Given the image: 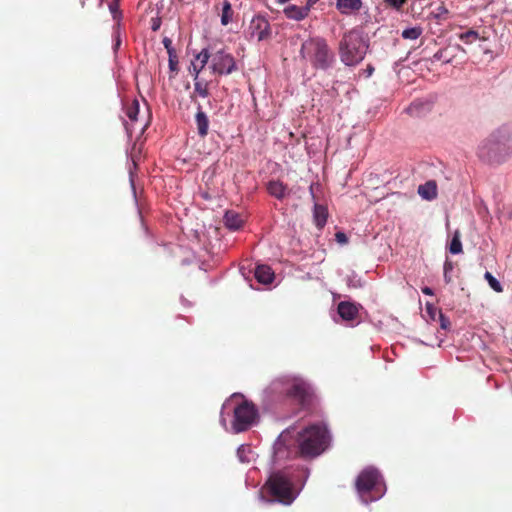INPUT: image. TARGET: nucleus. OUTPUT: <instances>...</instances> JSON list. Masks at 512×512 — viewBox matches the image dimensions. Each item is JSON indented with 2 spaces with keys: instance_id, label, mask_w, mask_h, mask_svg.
Returning a JSON list of instances; mask_svg holds the SVG:
<instances>
[{
  "instance_id": "obj_12",
  "label": "nucleus",
  "mask_w": 512,
  "mask_h": 512,
  "mask_svg": "<svg viewBox=\"0 0 512 512\" xmlns=\"http://www.w3.org/2000/svg\"><path fill=\"white\" fill-rule=\"evenodd\" d=\"M195 124L197 128V133L201 138L207 136L209 131V119L206 113L203 111L202 106L198 104L197 112L195 115Z\"/></svg>"
},
{
  "instance_id": "obj_3",
  "label": "nucleus",
  "mask_w": 512,
  "mask_h": 512,
  "mask_svg": "<svg viewBox=\"0 0 512 512\" xmlns=\"http://www.w3.org/2000/svg\"><path fill=\"white\" fill-rule=\"evenodd\" d=\"M478 157L489 164H500L512 155V128L502 126L481 141Z\"/></svg>"
},
{
  "instance_id": "obj_23",
  "label": "nucleus",
  "mask_w": 512,
  "mask_h": 512,
  "mask_svg": "<svg viewBox=\"0 0 512 512\" xmlns=\"http://www.w3.org/2000/svg\"><path fill=\"white\" fill-rule=\"evenodd\" d=\"M423 29L419 26L411 27L402 31V37L404 39L416 40L421 36Z\"/></svg>"
},
{
  "instance_id": "obj_17",
  "label": "nucleus",
  "mask_w": 512,
  "mask_h": 512,
  "mask_svg": "<svg viewBox=\"0 0 512 512\" xmlns=\"http://www.w3.org/2000/svg\"><path fill=\"white\" fill-rule=\"evenodd\" d=\"M255 278L262 284H270L274 279V272L267 265H258L255 269Z\"/></svg>"
},
{
  "instance_id": "obj_22",
  "label": "nucleus",
  "mask_w": 512,
  "mask_h": 512,
  "mask_svg": "<svg viewBox=\"0 0 512 512\" xmlns=\"http://www.w3.org/2000/svg\"><path fill=\"white\" fill-rule=\"evenodd\" d=\"M209 83L204 80H200L199 77L197 80H194V94L199 95L200 97L206 98L209 96Z\"/></svg>"
},
{
  "instance_id": "obj_18",
  "label": "nucleus",
  "mask_w": 512,
  "mask_h": 512,
  "mask_svg": "<svg viewBox=\"0 0 512 512\" xmlns=\"http://www.w3.org/2000/svg\"><path fill=\"white\" fill-rule=\"evenodd\" d=\"M419 195L426 200H433L437 197V185L433 180L427 181L418 187Z\"/></svg>"
},
{
  "instance_id": "obj_5",
  "label": "nucleus",
  "mask_w": 512,
  "mask_h": 512,
  "mask_svg": "<svg viewBox=\"0 0 512 512\" xmlns=\"http://www.w3.org/2000/svg\"><path fill=\"white\" fill-rule=\"evenodd\" d=\"M300 53L314 69L328 70L336 59L335 54L323 37H311L303 42Z\"/></svg>"
},
{
  "instance_id": "obj_2",
  "label": "nucleus",
  "mask_w": 512,
  "mask_h": 512,
  "mask_svg": "<svg viewBox=\"0 0 512 512\" xmlns=\"http://www.w3.org/2000/svg\"><path fill=\"white\" fill-rule=\"evenodd\" d=\"M265 394L271 401H281L286 398L295 400L301 407L310 405L313 398L312 386L300 377H280L274 379L265 389Z\"/></svg>"
},
{
  "instance_id": "obj_27",
  "label": "nucleus",
  "mask_w": 512,
  "mask_h": 512,
  "mask_svg": "<svg viewBox=\"0 0 512 512\" xmlns=\"http://www.w3.org/2000/svg\"><path fill=\"white\" fill-rule=\"evenodd\" d=\"M139 114V103L133 101L130 106L127 107L126 115L131 121H136Z\"/></svg>"
},
{
  "instance_id": "obj_32",
  "label": "nucleus",
  "mask_w": 512,
  "mask_h": 512,
  "mask_svg": "<svg viewBox=\"0 0 512 512\" xmlns=\"http://www.w3.org/2000/svg\"><path fill=\"white\" fill-rule=\"evenodd\" d=\"M407 0H384V2L396 10H400Z\"/></svg>"
},
{
  "instance_id": "obj_15",
  "label": "nucleus",
  "mask_w": 512,
  "mask_h": 512,
  "mask_svg": "<svg viewBox=\"0 0 512 512\" xmlns=\"http://www.w3.org/2000/svg\"><path fill=\"white\" fill-rule=\"evenodd\" d=\"M244 223L243 217L235 211H227L224 215V224L230 230H238Z\"/></svg>"
},
{
  "instance_id": "obj_29",
  "label": "nucleus",
  "mask_w": 512,
  "mask_h": 512,
  "mask_svg": "<svg viewBox=\"0 0 512 512\" xmlns=\"http://www.w3.org/2000/svg\"><path fill=\"white\" fill-rule=\"evenodd\" d=\"M168 56H169V69H170V71L177 73V71H178V57H177L176 51L168 53Z\"/></svg>"
},
{
  "instance_id": "obj_37",
  "label": "nucleus",
  "mask_w": 512,
  "mask_h": 512,
  "mask_svg": "<svg viewBox=\"0 0 512 512\" xmlns=\"http://www.w3.org/2000/svg\"><path fill=\"white\" fill-rule=\"evenodd\" d=\"M163 45L164 47L166 48L167 50V53H170V52H175V49L173 48L172 46V40L168 37H165L163 39Z\"/></svg>"
},
{
  "instance_id": "obj_39",
  "label": "nucleus",
  "mask_w": 512,
  "mask_h": 512,
  "mask_svg": "<svg viewBox=\"0 0 512 512\" xmlns=\"http://www.w3.org/2000/svg\"><path fill=\"white\" fill-rule=\"evenodd\" d=\"M420 106L419 103H416V102H413L407 109V113H409L410 115H413L414 112L418 109V107Z\"/></svg>"
},
{
  "instance_id": "obj_42",
  "label": "nucleus",
  "mask_w": 512,
  "mask_h": 512,
  "mask_svg": "<svg viewBox=\"0 0 512 512\" xmlns=\"http://www.w3.org/2000/svg\"><path fill=\"white\" fill-rule=\"evenodd\" d=\"M264 34H265V33H264V31H261V32L259 33L258 39H259V40L264 39Z\"/></svg>"
},
{
  "instance_id": "obj_8",
  "label": "nucleus",
  "mask_w": 512,
  "mask_h": 512,
  "mask_svg": "<svg viewBox=\"0 0 512 512\" xmlns=\"http://www.w3.org/2000/svg\"><path fill=\"white\" fill-rule=\"evenodd\" d=\"M258 411L252 402L243 401L234 409L232 428L236 433L246 431L255 422Z\"/></svg>"
},
{
  "instance_id": "obj_35",
  "label": "nucleus",
  "mask_w": 512,
  "mask_h": 512,
  "mask_svg": "<svg viewBox=\"0 0 512 512\" xmlns=\"http://www.w3.org/2000/svg\"><path fill=\"white\" fill-rule=\"evenodd\" d=\"M151 29L153 31H158L161 26V19L159 17H153L150 21Z\"/></svg>"
},
{
  "instance_id": "obj_28",
  "label": "nucleus",
  "mask_w": 512,
  "mask_h": 512,
  "mask_svg": "<svg viewBox=\"0 0 512 512\" xmlns=\"http://www.w3.org/2000/svg\"><path fill=\"white\" fill-rule=\"evenodd\" d=\"M433 59L435 61H443L444 63H450L452 60V56L448 55L447 49H440L433 55Z\"/></svg>"
},
{
  "instance_id": "obj_40",
  "label": "nucleus",
  "mask_w": 512,
  "mask_h": 512,
  "mask_svg": "<svg viewBox=\"0 0 512 512\" xmlns=\"http://www.w3.org/2000/svg\"><path fill=\"white\" fill-rule=\"evenodd\" d=\"M422 293L431 296L433 295V290L430 287L425 286L422 288Z\"/></svg>"
},
{
  "instance_id": "obj_30",
  "label": "nucleus",
  "mask_w": 512,
  "mask_h": 512,
  "mask_svg": "<svg viewBox=\"0 0 512 512\" xmlns=\"http://www.w3.org/2000/svg\"><path fill=\"white\" fill-rule=\"evenodd\" d=\"M453 268H454V266L451 261H446L444 263V280L447 284L452 282L450 273L452 272Z\"/></svg>"
},
{
  "instance_id": "obj_10",
  "label": "nucleus",
  "mask_w": 512,
  "mask_h": 512,
  "mask_svg": "<svg viewBox=\"0 0 512 512\" xmlns=\"http://www.w3.org/2000/svg\"><path fill=\"white\" fill-rule=\"evenodd\" d=\"M210 59V54L207 49H203L196 55L195 61L191 63L189 68L190 73L194 76V80H197L200 72L204 69Z\"/></svg>"
},
{
  "instance_id": "obj_20",
  "label": "nucleus",
  "mask_w": 512,
  "mask_h": 512,
  "mask_svg": "<svg viewBox=\"0 0 512 512\" xmlns=\"http://www.w3.org/2000/svg\"><path fill=\"white\" fill-rule=\"evenodd\" d=\"M234 11L232 9V5L228 0H224L222 3V13H221V24L223 26H227L230 22H232Z\"/></svg>"
},
{
  "instance_id": "obj_7",
  "label": "nucleus",
  "mask_w": 512,
  "mask_h": 512,
  "mask_svg": "<svg viewBox=\"0 0 512 512\" xmlns=\"http://www.w3.org/2000/svg\"><path fill=\"white\" fill-rule=\"evenodd\" d=\"M265 488L274 501L282 504L289 505L295 499L292 483L282 471L272 473L265 484Z\"/></svg>"
},
{
  "instance_id": "obj_45",
  "label": "nucleus",
  "mask_w": 512,
  "mask_h": 512,
  "mask_svg": "<svg viewBox=\"0 0 512 512\" xmlns=\"http://www.w3.org/2000/svg\"><path fill=\"white\" fill-rule=\"evenodd\" d=\"M310 192H311L312 196L314 197V194H313V186H312V185L310 186Z\"/></svg>"
},
{
  "instance_id": "obj_26",
  "label": "nucleus",
  "mask_w": 512,
  "mask_h": 512,
  "mask_svg": "<svg viewBox=\"0 0 512 512\" xmlns=\"http://www.w3.org/2000/svg\"><path fill=\"white\" fill-rule=\"evenodd\" d=\"M459 38L465 44H471L479 38V34L477 31L470 29L464 33H461Z\"/></svg>"
},
{
  "instance_id": "obj_6",
  "label": "nucleus",
  "mask_w": 512,
  "mask_h": 512,
  "mask_svg": "<svg viewBox=\"0 0 512 512\" xmlns=\"http://www.w3.org/2000/svg\"><path fill=\"white\" fill-rule=\"evenodd\" d=\"M383 481L379 471L373 467L363 469L355 481L356 490L364 503L379 499L384 491Z\"/></svg>"
},
{
  "instance_id": "obj_4",
  "label": "nucleus",
  "mask_w": 512,
  "mask_h": 512,
  "mask_svg": "<svg viewBox=\"0 0 512 512\" xmlns=\"http://www.w3.org/2000/svg\"><path fill=\"white\" fill-rule=\"evenodd\" d=\"M368 41L359 28L346 31L338 45V53L342 63L346 66L359 64L367 53Z\"/></svg>"
},
{
  "instance_id": "obj_21",
  "label": "nucleus",
  "mask_w": 512,
  "mask_h": 512,
  "mask_svg": "<svg viewBox=\"0 0 512 512\" xmlns=\"http://www.w3.org/2000/svg\"><path fill=\"white\" fill-rule=\"evenodd\" d=\"M449 251L451 254H459L463 251L461 242V233L456 230L449 244Z\"/></svg>"
},
{
  "instance_id": "obj_24",
  "label": "nucleus",
  "mask_w": 512,
  "mask_h": 512,
  "mask_svg": "<svg viewBox=\"0 0 512 512\" xmlns=\"http://www.w3.org/2000/svg\"><path fill=\"white\" fill-rule=\"evenodd\" d=\"M448 14L449 11L443 3L431 12V15L438 21L446 20L448 18Z\"/></svg>"
},
{
  "instance_id": "obj_34",
  "label": "nucleus",
  "mask_w": 512,
  "mask_h": 512,
  "mask_svg": "<svg viewBox=\"0 0 512 512\" xmlns=\"http://www.w3.org/2000/svg\"><path fill=\"white\" fill-rule=\"evenodd\" d=\"M335 239L339 244H346L348 243V237L344 232H337L335 234Z\"/></svg>"
},
{
  "instance_id": "obj_41",
  "label": "nucleus",
  "mask_w": 512,
  "mask_h": 512,
  "mask_svg": "<svg viewBox=\"0 0 512 512\" xmlns=\"http://www.w3.org/2000/svg\"><path fill=\"white\" fill-rule=\"evenodd\" d=\"M317 1H318V0H307V1H306V5H305V6H306V7H308V8H309V10H310V9H311V7H312L314 4H316V3H317Z\"/></svg>"
},
{
  "instance_id": "obj_11",
  "label": "nucleus",
  "mask_w": 512,
  "mask_h": 512,
  "mask_svg": "<svg viewBox=\"0 0 512 512\" xmlns=\"http://www.w3.org/2000/svg\"><path fill=\"white\" fill-rule=\"evenodd\" d=\"M338 314L345 321H354L359 314L358 307L351 302L342 301L337 307Z\"/></svg>"
},
{
  "instance_id": "obj_1",
  "label": "nucleus",
  "mask_w": 512,
  "mask_h": 512,
  "mask_svg": "<svg viewBox=\"0 0 512 512\" xmlns=\"http://www.w3.org/2000/svg\"><path fill=\"white\" fill-rule=\"evenodd\" d=\"M329 434L325 426L312 424L301 432L294 429L283 431L274 444V455L279 460L291 458H314L325 451Z\"/></svg>"
},
{
  "instance_id": "obj_13",
  "label": "nucleus",
  "mask_w": 512,
  "mask_h": 512,
  "mask_svg": "<svg viewBox=\"0 0 512 512\" xmlns=\"http://www.w3.org/2000/svg\"><path fill=\"white\" fill-rule=\"evenodd\" d=\"M267 191L271 196L277 198L278 200H282L287 195H289V189L287 185L280 180L269 181L267 183Z\"/></svg>"
},
{
  "instance_id": "obj_16",
  "label": "nucleus",
  "mask_w": 512,
  "mask_h": 512,
  "mask_svg": "<svg viewBox=\"0 0 512 512\" xmlns=\"http://www.w3.org/2000/svg\"><path fill=\"white\" fill-rule=\"evenodd\" d=\"M336 7L342 14H350L362 8V0H337Z\"/></svg>"
},
{
  "instance_id": "obj_14",
  "label": "nucleus",
  "mask_w": 512,
  "mask_h": 512,
  "mask_svg": "<svg viewBox=\"0 0 512 512\" xmlns=\"http://www.w3.org/2000/svg\"><path fill=\"white\" fill-rule=\"evenodd\" d=\"M283 12L288 19L301 21L308 16L309 8L306 6L288 5Z\"/></svg>"
},
{
  "instance_id": "obj_38",
  "label": "nucleus",
  "mask_w": 512,
  "mask_h": 512,
  "mask_svg": "<svg viewBox=\"0 0 512 512\" xmlns=\"http://www.w3.org/2000/svg\"><path fill=\"white\" fill-rule=\"evenodd\" d=\"M118 7H119V5H118L117 7L115 6V1H113V2L109 5L110 11H111V13L113 14L114 19H116V17L118 16V14H120V12H119V10H118Z\"/></svg>"
},
{
  "instance_id": "obj_43",
  "label": "nucleus",
  "mask_w": 512,
  "mask_h": 512,
  "mask_svg": "<svg viewBox=\"0 0 512 512\" xmlns=\"http://www.w3.org/2000/svg\"><path fill=\"white\" fill-rule=\"evenodd\" d=\"M367 70H368L369 75H371V74H372V72L374 71V68H373V67H371V66H369V67L367 68Z\"/></svg>"
},
{
  "instance_id": "obj_25",
  "label": "nucleus",
  "mask_w": 512,
  "mask_h": 512,
  "mask_svg": "<svg viewBox=\"0 0 512 512\" xmlns=\"http://www.w3.org/2000/svg\"><path fill=\"white\" fill-rule=\"evenodd\" d=\"M484 278L488 282L491 289H493L495 292H497V293L503 292L502 285L490 272H488V271L485 272Z\"/></svg>"
},
{
  "instance_id": "obj_36",
  "label": "nucleus",
  "mask_w": 512,
  "mask_h": 512,
  "mask_svg": "<svg viewBox=\"0 0 512 512\" xmlns=\"http://www.w3.org/2000/svg\"><path fill=\"white\" fill-rule=\"evenodd\" d=\"M439 320H440V325H441V328L443 329H447L448 326L450 325V321L447 317H445L442 312H439Z\"/></svg>"
},
{
  "instance_id": "obj_19",
  "label": "nucleus",
  "mask_w": 512,
  "mask_h": 512,
  "mask_svg": "<svg viewBox=\"0 0 512 512\" xmlns=\"http://www.w3.org/2000/svg\"><path fill=\"white\" fill-rule=\"evenodd\" d=\"M328 211L327 208L321 204L315 203L313 210V218L318 228H323L327 222Z\"/></svg>"
},
{
  "instance_id": "obj_9",
  "label": "nucleus",
  "mask_w": 512,
  "mask_h": 512,
  "mask_svg": "<svg viewBox=\"0 0 512 512\" xmlns=\"http://www.w3.org/2000/svg\"><path fill=\"white\" fill-rule=\"evenodd\" d=\"M211 69L219 75H228L237 70L234 57L224 50H219L212 55Z\"/></svg>"
},
{
  "instance_id": "obj_31",
  "label": "nucleus",
  "mask_w": 512,
  "mask_h": 512,
  "mask_svg": "<svg viewBox=\"0 0 512 512\" xmlns=\"http://www.w3.org/2000/svg\"><path fill=\"white\" fill-rule=\"evenodd\" d=\"M246 452H250L249 446L242 445L241 447H239L237 454H238V457L241 460V462H249L250 461L249 458L246 456Z\"/></svg>"
},
{
  "instance_id": "obj_44",
  "label": "nucleus",
  "mask_w": 512,
  "mask_h": 512,
  "mask_svg": "<svg viewBox=\"0 0 512 512\" xmlns=\"http://www.w3.org/2000/svg\"><path fill=\"white\" fill-rule=\"evenodd\" d=\"M277 1H278L279 3H281V4H284V3L289 2L290 0H277Z\"/></svg>"
},
{
  "instance_id": "obj_33",
  "label": "nucleus",
  "mask_w": 512,
  "mask_h": 512,
  "mask_svg": "<svg viewBox=\"0 0 512 512\" xmlns=\"http://www.w3.org/2000/svg\"><path fill=\"white\" fill-rule=\"evenodd\" d=\"M426 312L429 314L431 319H435L436 314H439L441 312L436 307L433 306L431 303H426Z\"/></svg>"
}]
</instances>
